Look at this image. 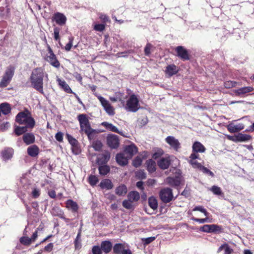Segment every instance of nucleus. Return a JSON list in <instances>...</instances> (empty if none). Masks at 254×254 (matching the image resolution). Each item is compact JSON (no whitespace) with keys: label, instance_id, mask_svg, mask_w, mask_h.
I'll list each match as a JSON object with an SVG mask.
<instances>
[{"label":"nucleus","instance_id":"obj_1","mask_svg":"<svg viewBox=\"0 0 254 254\" xmlns=\"http://www.w3.org/2000/svg\"><path fill=\"white\" fill-rule=\"evenodd\" d=\"M43 77V70L41 68L34 69L30 76L32 87L42 94H44Z\"/></svg>","mask_w":254,"mask_h":254},{"label":"nucleus","instance_id":"obj_2","mask_svg":"<svg viewBox=\"0 0 254 254\" xmlns=\"http://www.w3.org/2000/svg\"><path fill=\"white\" fill-rule=\"evenodd\" d=\"M15 121L21 125H24L28 128H33L35 126V121L28 110L19 113L16 116Z\"/></svg>","mask_w":254,"mask_h":254},{"label":"nucleus","instance_id":"obj_3","mask_svg":"<svg viewBox=\"0 0 254 254\" xmlns=\"http://www.w3.org/2000/svg\"><path fill=\"white\" fill-rule=\"evenodd\" d=\"M140 107L139 100L134 94H132L129 97L125 106L127 111L131 112H136Z\"/></svg>","mask_w":254,"mask_h":254},{"label":"nucleus","instance_id":"obj_4","mask_svg":"<svg viewBox=\"0 0 254 254\" xmlns=\"http://www.w3.org/2000/svg\"><path fill=\"white\" fill-rule=\"evenodd\" d=\"M15 72V67L13 66H8L2 76L0 82V87H6L10 82Z\"/></svg>","mask_w":254,"mask_h":254},{"label":"nucleus","instance_id":"obj_5","mask_svg":"<svg viewBox=\"0 0 254 254\" xmlns=\"http://www.w3.org/2000/svg\"><path fill=\"white\" fill-rule=\"evenodd\" d=\"M160 199L165 203H167L175 199L172 190L169 188L161 189L159 193Z\"/></svg>","mask_w":254,"mask_h":254},{"label":"nucleus","instance_id":"obj_6","mask_svg":"<svg viewBox=\"0 0 254 254\" xmlns=\"http://www.w3.org/2000/svg\"><path fill=\"white\" fill-rule=\"evenodd\" d=\"M78 120L79 122L80 132H88L92 128L91 127L89 120L86 115L85 114H80L77 117Z\"/></svg>","mask_w":254,"mask_h":254},{"label":"nucleus","instance_id":"obj_7","mask_svg":"<svg viewBox=\"0 0 254 254\" xmlns=\"http://www.w3.org/2000/svg\"><path fill=\"white\" fill-rule=\"evenodd\" d=\"M47 48L48 52L45 57V60L52 66L55 67H59L60 64L57 60L56 55L54 54L52 49L48 44H47Z\"/></svg>","mask_w":254,"mask_h":254},{"label":"nucleus","instance_id":"obj_8","mask_svg":"<svg viewBox=\"0 0 254 254\" xmlns=\"http://www.w3.org/2000/svg\"><path fill=\"white\" fill-rule=\"evenodd\" d=\"M95 95L98 98L106 113L110 116L114 115L115 114V109L114 107L111 105L110 102L101 96L96 94Z\"/></svg>","mask_w":254,"mask_h":254},{"label":"nucleus","instance_id":"obj_9","mask_svg":"<svg viewBox=\"0 0 254 254\" xmlns=\"http://www.w3.org/2000/svg\"><path fill=\"white\" fill-rule=\"evenodd\" d=\"M198 160H200V159L199 158L198 155L195 153H192L190 156L189 162L193 167L202 169L204 173L206 172V169L202 167Z\"/></svg>","mask_w":254,"mask_h":254},{"label":"nucleus","instance_id":"obj_10","mask_svg":"<svg viewBox=\"0 0 254 254\" xmlns=\"http://www.w3.org/2000/svg\"><path fill=\"white\" fill-rule=\"evenodd\" d=\"M254 91V88L251 86H246L235 89L233 92L235 96L244 97L248 95L249 93Z\"/></svg>","mask_w":254,"mask_h":254},{"label":"nucleus","instance_id":"obj_11","mask_svg":"<svg viewBox=\"0 0 254 254\" xmlns=\"http://www.w3.org/2000/svg\"><path fill=\"white\" fill-rule=\"evenodd\" d=\"M107 143L108 146L112 148H117L120 144L118 136L115 134H109L107 136Z\"/></svg>","mask_w":254,"mask_h":254},{"label":"nucleus","instance_id":"obj_12","mask_svg":"<svg viewBox=\"0 0 254 254\" xmlns=\"http://www.w3.org/2000/svg\"><path fill=\"white\" fill-rule=\"evenodd\" d=\"M165 141L170 146L176 151H178L181 147V144L179 140L172 136H169L166 138Z\"/></svg>","mask_w":254,"mask_h":254},{"label":"nucleus","instance_id":"obj_13","mask_svg":"<svg viewBox=\"0 0 254 254\" xmlns=\"http://www.w3.org/2000/svg\"><path fill=\"white\" fill-rule=\"evenodd\" d=\"M244 127L245 126L243 124L234 125L233 123H230L227 126V128L230 133L238 132L243 130Z\"/></svg>","mask_w":254,"mask_h":254},{"label":"nucleus","instance_id":"obj_14","mask_svg":"<svg viewBox=\"0 0 254 254\" xmlns=\"http://www.w3.org/2000/svg\"><path fill=\"white\" fill-rule=\"evenodd\" d=\"M52 19L55 21L57 24L63 25L66 22V17L63 13L57 12L53 15Z\"/></svg>","mask_w":254,"mask_h":254},{"label":"nucleus","instance_id":"obj_15","mask_svg":"<svg viewBox=\"0 0 254 254\" xmlns=\"http://www.w3.org/2000/svg\"><path fill=\"white\" fill-rule=\"evenodd\" d=\"M165 183L170 186L177 187L181 183V178L179 176L169 177L165 179Z\"/></svg>","mask_w":254,"mask_h":254},{"label":"nucleus","instance_id":"obj_16","mask_svg":"<svg viewBox=\"0 0 254 254\" xmlns=\"http://www.w3.org/2000/svg\"><path fill=\"white\" fill-rule=\"evenodd\" d=\"M14 150L12 148H5L1 152L2 159L6 161L11 159L13 155Z\"/></svg>","mask_w":254,"mask_h":254},{"label":"nucleus","instance_id":"obj_17","mask_svg":"<svg viewBox=\"0 0 254 254\" xmlns=\"http://www.w3.org/2000/svg\"><path fill=\"white\" fill-rule=\"evenodd\" d=\"M176 51L177 53L178 57L181 58L182 59L184 60H187L189 59V54L188 51L182 46H178Z\"/></svg>","mask_w":254,"mask_h":254},{"label":"nucleus","instance_id":"obj_18","mask_svg":"<svg viewBox=\"0 0 254 254\" xmlns=\"http://www.w3.org/2000/svg\"><path fill=\"white\" fill-rule=\"evenodd\" d=\"M125 153L127 154V157L128 158H131V157L136 154L137 152V148L133 144H130L126 147L125 149Z\"/></svg>","mask_w":254,"mask_h":254},{"label":"nucleus","instance_id":"obj_19","mask_svg":"<svg viewBox=\"0 0 254 254\" xmlns=\"http://www.w3.org/2000/svg\"><path fill=\"white\" fill-rule=\"evenodd\" d=\"M116 158L117 163L121 166L126 165L128 163L129 158L126 156L124 154H118Z\"/></svg>","mask_w":254,"mask_h":254},{"label":"nucleus","instance_id":"obj_20","mask_svg":"<svg viewBox=\"0 0 254 254\" xmlns=\"http://www.w3.org/2000/svg\"><path fill=\"white\" fill-rule=\"evenodd\" d=\"M157 164L161 169H166L170 165V160L169 158H162L158 161Z\"/></svg>","mask_w":254,"mask_h":254},{"label":"nucleus","instance_id":"obj_21","mask_svg":"<svg viewBox=\"0 0 254 254\" xmlns=\"http://www.w3.org/2000/svg\"><path fill=\"white\" fill-rule=\"evenodd\" d=\"M221 226L215 224L207 225V233H214L219 234L222 232Z\"/></svg>","mask_w":254,"mask_h":254},{"label":"nucleus","instance_id":"obj_22","mask_svg":"<svg viewBox=\"0 0 254 254\" xmlns=\"http://www.w3.org/2000/svg\"><path fill=\"white\" fill-rule=\"evenodd\" d=\"M110 154L106 152L101 155L97 158V163L99 165H105L110 159Z\"/></svg>","mask_w":254,"mask_h":254},{"label":"nucleus","instance_id":"obj_23","mask_svg":"<svg viewBox=\"0 0 254 254\" xmlns=\"http://www.w3.org/2000/svg\"><path fill=\"white\" fill-rule=\"evenodd\" d=\"M178 71V67L174 64L168 65L165 70L166 73L169 76H171L176 74Z\"/></svg>","mask_w":254,"mask_h":254},{"label":"nucleus","instance_id":"obj_24","mask_svg":"<svg viewBox=\"0 0 254 254\" xmlns=\"http://www.w3.org/2000/svg\"><path fill=\"white\" fill-rule=\"evenodd\" d=\"M139 198V193L136 191H130L127 194V199L133 202L137 201Z\"/></svg>","mask_w":254,"mask_h":254},{"label":"nucleus","instance_id":"obj_25","mask_svg":"<svg viewBox=\"0 0 254 254\" xmlns=\"http://www.w3.org/2000/svg\"><path fill=\"white\" fill-rule=\"evenodd\" d=\"M66 207L72 212H76L78 209L77 203L71 199L67 200L66 202Z\"/></svg>","mask_w":254,"mask_h":254},{"label":"nucleus","instance_id":"obj_26","mask_svg":"<svg viewBox=\"0 0 254 254\" xmlns=\"http://www.w3.org/2000/svg\"><path fill=\"white\" fill-rule=\"evenodd\" d=\"M57 81L58 82L59 85L64 90L65 92L68 93H73L69 85L64 80L58 78Z\"/></svg>","mask_w":254,"mask_h":254},{"label":"nucleus","instance_id":"obj_27","mask_svg":"<svg viewBox=\"0 0 254 254\" xmlns=\"http://www.w3.org/2000/svg\"><path fill=\"white\" fill-rule=\"evenodd\" d=\"M23 139L24 142L28 145L34 142L35 137L32 133H26L23 136Z\"/></svg>","mask_w":254,"mask_h":254},{"label":"nucleus","instance_id":"obj_28","mask_svg":"<svg viewBox=\"0 0 254 254\" xmlns=\"http://www.w3.org/2000/svg\"><path fill=\"white\" fill-rule=\"evenodd\" d=\"M112 247V243L109 241H103L101 245V249L106 253H109L111 250Z\"/></svg>","mask_w":254,"mask_h":254},{"label":"nucleus","instance_id":"obj_29","mask_svg":"<svg viewBox=\"0 0 254 254\" xmlns=\"http://www.w3.org/2000/svg\"><path fill=\"white\" fill-rule=\"evenodd\" d=\"M28 154L31 157H35L39 153V148L36 145H32L27 148Z\"/></svg>","mask_w":254,"mask_h":254},{"label":"nucleus","instance_id":"obj_30","mask_svg":"<svg viewBox=\"0 0 254 254\" xmlns=\"http://www.w3.org/2000/svg\"><path fill=\"white\" fill-rule=\"evenodd\" d=\"M193 153L197 154L198 152L205 151V147L199 142H195L192 146Z\"/></svg>","mask_w":254,"mask_h":254},{"label":"nucleus","instance_id":"obj_31","mask_svg":"<svg viewBox=\"0 0 254 254\" xmlns=\"http://www.w3.org/2000/svg\"><path fill=\"white\" fill-rule=\"evenodd\" d=\"M236 142H243L250 140L252 139V136L246 134L239 133L237 135Z\"/></svg>","mask_w":254,"mask_h":254},{"label":"nucleus","instance_id":"obj_32","mask_svg":"<svg viewBox=\"0 0 254 254\" xmlns=\"http://www.w3.org/2000/svg\"><path fill=\"white\" fill-rule=\"evenodd\" d=\"M0 110L4 115H7L11 111L10 105L7 103H3L0 104Z\"/></svg>","mask_w":254,"mask_h":254},{"label":"nucleus","instance_id":"obj_33","mask_svg":"<svg viewBox=\"0 0 254 254\" xmlns=\"http://www.w3.org/2000/svg\"><path fill=\"white\" fill-rule=\"evenodd\" d=\"M100 186L102 189L110 190L113 188V185L111 181L109 179H105L101 181Z\"/></svg>","mask_w":254,"mask_h":254},{"label":"nucleus","instance_id":"obj_34","mask_svg":"<svg viewBox=\"0 0 254 254\" xmlns=\"http://www.w3.org/2000/svg\"><path fill=\"white\" fill-rule=\"evenodd\" d=\"M223 250H225V253L224 254H231L233 252V250L232 249H231L229 245L225 243L222 245L218 249V253L220 252Z\"/></svg>","mask_w":254,"mask_h":254},{"label":"nucleus","instance_id":"obj_35","mask_svg":"<svg viewBox=\"0 0 254 254\" xmlns=\"http://www.w3.org/2000/svg\"><path fill=\"white\" fill-rule=\"evenodd\" d=\"M115 191L119 195H124L127 193V189L125 185H121L116 189Z\"/></svg>","mask_w":254,"mask_h":254},{"label":"nucleus","instance_id":"obj_36","mask_svg":"<svg viewBox=\"0 0 254 254\" xmlns=\"http://www.w3.org/2000/svg\"><path fill=\"white\" fill-rule=\"evenodd\" d=\"M124 245L122 244H116L113 247V252L114 253L117 254H121L123 253L124 251H125Z\"/></svg>","mask_w":254,"mask_h":254},{"label":"nucleus","instance_id":"obj_37","mask_svg":"<svg viewBox=\"0 0 254 254\" xmlns=\"http://www.w3.org/2000/svg\"><path fill=\"white\" fill-rule=\"evenodd\" d=\"M81 229L80 228L79 230L77 236L75 238V240L74 242L75 249H76V250H79L81 247Z\"/></svg>","mask_w":254,"mask_h":254},{"label":"nucleus","instance_id":"obj_38","mask_svg":"<svg viewBox=\"0 0 254 254\" xmlns=\"http://www.w3.org/2000/svg\"><path fill=\"white\" fill-rule=\"evenodd\" d=\"M148 204L153 210L156 209L158 207L157 200L154 196H151L148 198Z\"/></svg>","mask_w":254,"mask_h":254},{"label":"nucleus","instance_id":"obj_39","mask_svg":"<svg viewBox=\"0 0 254 254\" xmlns=\"http://www.w3.org/2000/svg\"><path fill=\"white\" fill-rule=\"evenodd\" d=\"M101 125L110 131L115 132H119V130L117 127L111 123L104 122H103Z\"/></svg>","mask_w":254,"mask_h":254},{"label":"nucleus","instance_id":"obj_40","mask_svg":"<svg viewBox=\"0 0 254 254\" xmlns=\"http://www.w3.org/2000/svg\"><path fill=\"white\" fill-rule=\"evenodd\" d=\"M66 136L68 142L71 144L72 147L76 148V147L77 146H78V141L75 138H74L71 135L68 133L66 134Z\"/></svg>","mask_w":254,"mask_h":254},{"label":"nucleus","instance_id":"obj_41","mask_svg":"<svg viewBox=\"0 0 254 254\" xmlns=\"http://www.w3.org/2000/svg\"><path fill=\"white\" fill-rule=\"evenodd\" d=\"M99 167V173L102 175H107L110 171V168L106 165H100Z\"/></svg>","mask_w":254,"mask_h":254},{"label":"nucleus","instance_id":"obj_42","mask_svg":"<svg viewBox=\"0 0 254 254\" xmlns=\"http://www.w3.org/2000/svg\"><path fill=\"white\" fill-rule=\"evenodd\" d=\"M147 170L149 172H153L155 171L156 165L154 161L149 160L146 162Z\"/></svg>","mask_w":254,"mask_h":254},{"label":"nucleus","instance_id":"obj_43","mask_svg":"<svg viewBox=\"0 0 254 254\" xmlns=\"http://www.w3.org/2000/svg\"><path fill=\"white\" fill-rule=\"evenodd\" d=\"M26 127H16L14 129V132L17 135H20L27 131Z\"/></svg>","mask_w":254,"mask_h":254},{"label":"nucleus","instance_id":"obj_44","mask_svg":"<svg viewBox=\"0 0 254 254\" xmlns=\"http://www.w3.org/2000/svg\"><path fill=\"white\" fill-rule=\"evenodd\" d=\"M210 190H211L213 194L217 195H221L223 194L221 188L216 186H213L210 189Z\"/></svg>","mask_w":254,"mask_h":254},{"label":"nucleus","instance_id":"obj_45","mask_svg":"<svg viewBox=\"0 0 254 254\" xmlns=\"http://www.w3.org/2000/svg\"><path fill=\"white\" fill-rule=\"evenodd\" d=\"M237 82L235 81L228 80L224 82V86L227 89L236 86Z\"/></svg>","mask_w":254,"mask_h":254},{"label":"nucleus","instance_id":"obj_46","mask_svg":"<svg viewBox=\"0 0 254 254\" xmlns=\"http://www.w3.org/2000/svg\"><path fill=\"white\" fill-rule=\"evenodd\" d=\"M87 132H86L85 133L88 136V137L90 140L93 139L98 133L96 130L92 128L90 129Z\"/></svg>","mask_w":254,"mask_h":254},{"label":"nucleus","instance_id":"obj_47","mask_svg":"<svg viewBox=\"0 0 254 254\" xmlns=\"http://www.w3.org/2000/svg\"><path fill=\"white\" fill-rule=\"evenodd\" d=\"M123 206L127 209H131L133 208V202L128 199L125 200L123 202Z\"/></svg>","mask_w":254,"mask_h":254},{"label":"nucleus","instance_id":"obj_48","mask_svg":"<svg viewBox=\"0 0 254 254\" xmlns=\"http://www.w3.org/2000/svg\"><path fill=\"white\" fill-rule=\"evenodd\" d=\"M92 146L96 151H100L102 146V143L100 140H95L92 143Z\"/></svg>","mask_w":254,"mask_h":254},{"label":"nucleus","instance_id":"obj_49","mask_svg":"<svg viewBox=\"0 0 254 254\" xmlns=\"http://www.w3.org/2000/svg\"><path fill=\"white\" fill-rule=\"evenodd\" d=\"M20 242L24 245H29L31 242V239L28 237H23L20 239Z\"/></svg>","mask_w":254,"mask_h":254},{"label":"nucleus","instance_id":"obj_50","mask_svg":"<svg viewBox=\"0 0 254 254\" xmlns=\"http://www.w3.org/2000/svg\"><path fill=\"white\" fill-rule=\"evenodd\" d=\"M31 195L34 198H38L40 195V190L37 188H34L32 189Z\"/></svg>","mask_w":254,"mask_h":254},{"label":"nucleus","instance_id":"obj_51","mask_svg":"<svg viewBox=\"0 0 254 254\" xmlns=\"http://www.w3.org/2000/svg\"><path fill=\"white\" fill-rule=\"evenodd\" d=\"M98 182V178L95 176H90L89 177V182L92 186L95 185Z\"/></svg>","mask_w":254,"mask_h":254},{"label":"nucleus","instance_id":"obj_52","mask_svg":"<svg viewBox=\"0 0 254 254\" xmlns=\"http://www.w3.org/2000/svg\"><path fill=\"white\" fill-rule=\"evenodd\" d=\"M141 163H142L141 158L139 157H136L133 160L132 164H133V166H134L135 167H138L141 164Z\"/></svg>","mask_w":254,"mask_h":254},{"label":"nucleus","instance_id":"obj_53","mask_svg":"<svg viewBox=\"0 0 254 254\" xmlns=\"http://www.w3.org/2000/svg\"><path fill=\"white\" fill-rule=\"evenodd\" d=\"M152 45L150 43H147L144 48V53L146 56H149L151 53V50Z\"/></svg>","mask_w":254,"mask_h":254},{"label":"nucleus","instance_id":"obj_54","mask_svg":"<svg viewBox=\"0 0 254 254\" xmlns=\"http://www.w3.org/2000/svg\"><path fill=\"white\" fill-rule=\"evenodd\" d=\"M73 41V38L70 37L69 38V42L65 45V50L67 51H69L72 46V42Z\"/></svg>","mask_w":254,"mask_h":254},{"label":"nucleus","instance_id":"obj_55","mask_svg":"<svg viewBox=\"0 0 254 254\" xmlns=\"http://www.w3.org/2000/svg\"><path fill=\"white\" fill-rule=\"evenodd\" d=\"M136 176L140 179H144L146 178V174L142 170H139L136 172Z\"/></svg>","mask_w":254,"mask_h":254},{"label":"nucleus","instance_id":"obj_56","mask_svg":"<svg viewBox=\"0 0 254 254\" xmlns=\"http://www.w3.org/2000/svg\"><path fill=\"white\" fill-rule=\"evenodd\" d=\"M60 29L58 27H55L54 29V38L56 40H58L60 38L59 37V33Z\"/></svg>","mask_w":254,"mask_h":254},{"label":"nucleus","instance_id":"obj_57","mask_svg":"<svg viewBox=\"0 0 254 254\" xmlns=\"http://www.w3.org/2000/svg\"><path fill=\"white\" fill-rule=\"evenodd\" d=\"M92 253L93 254H102L101 248L97 246H95L93 247Z\"/></svg>","mask_w":254,"mask_h":254},{"label":"nucleus","instance_id":"obj_58","mask_svg":"<svg viewBox=\"0 0 254 254\" xmlns=\"http://www.w3.org/2000/svg\"><path fill=\"white\" fill-rule=\"evenodd\" d=\"M105 29V25L103 24H96L94 26V29L98 31H102Z\"/></svg>","mask_w":254,"mask_h":254},{"label":"nucleus","instance_id":"obj_59","mask_svg":"<svg viewBox=\"0 0 254 254\" xmlns=\"http://www.w3.org/2000/svg\"><path fill=\"white\" fill-rule=\"evenodd\" d=\"M193 211H199L201 213L203 214L204 215H206V211L205 209L202 208L201 206H197L193 209Z\"/></svg>","mask_w":254,"mask_h":254},{"label":"nucleus","instance_id":"obj_60","mask_svg":"<svg viewBox=\"0 0 254 254\" xmlns=\"http://www.w3.org/2000/svg\"><path fill=\"white\" fill-rule=\"evenodd\" d=\"M56 139L60 142H62L63 140V134L61 132H58L55 135Z\"/></svg>","mask_w":254,"mask_h":254},{"label":"nucleus","instance_id":"obj_61","mask_svg":"<svg viewBox=\"0 0 254 254\" xmlns=\"http://www.w3.org/2000/svg\"><path fill=\"white\" fill-rule=\"evenodd\" d=\"M155 239L154 237H149L147 238H145L143 239V241L144 242L145 244H148L153 241Z\"/></svg>","mask_w":254,"mask_h":254},{"label":"nucleus","instance_id":"obj_62","mask_svg":"<svg viewBox=\"0 0 254 254\" xmlns=\"http://www.w3.org/2000/svg\"><path fill=\"white\" fill-rule=\"evenodd\" d=\"M53 243H49L47 246L45 247V250L47 252H51L53 250Z\"/></svg>","mask_w":254,"mask_h":254},{"label":"nucleus","instance_id":"obj_63","mask_svg":"<svg viewBox=\"0 0 254 254\" xmlns=\"http://www.w3.org/2000/svg\"><path fill=\"white\" fill-rule=\"evenodd\" d=\"M192 220H193L194 221L198 222L200 223H203L206 221V218H192Z\"/></svg>","mask_w":254,"mask_h":254},{"label":"nucleus","instance_id":"obj_64","mask_svg":"<svg viewBox=\"0 0 254 254\" xmlns=\"http://www.w3.org/2000/svg\"><path fill=\"white\" fill-rule=\"evenodd\" d=\"M226 137L228 140L236 142L237 135L234 136L226 135Z\"/></svg>","mask_w":254,"mask_h":254}]
</instances>
